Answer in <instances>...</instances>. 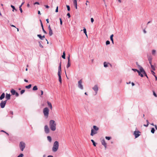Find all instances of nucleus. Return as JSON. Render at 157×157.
<instances>
[{"label": "nucleus", "mask_w": 157, "mask_h": 157, "mask_svg": "<svg viewBox=\"0 0 157 157\" xmlns=\"http://www.w3.org/2000/svg\"><path fill=\"white\" fill-rule=\"evenodd\" d=\"M37 36L41 40H43L45 36L44 35L43 36H42L41 35L38 34L37 35Z\"/></svg>", "instance_id": "f3484780"}, {"label": "nucleus", "mask_w": 157, "mask_h": 157, "mask_svg": "<svg viewBox=\"0 0 157 157\" xmlns=\"http://www.w3.org/2000/svg\"><path fill=\"white\" fill-rule=\"evenodd\" d=\"M150 64L151 65V66L152 69L153 70L155 71V67H154V66L151 64H151Z\"/></svg>", "instance_id": "c756f323"}, {"label": "nucleus", "mask_w": 157, "mask_h": 157, "mask_svg": "<svg viewBox=\"0 0 157 157\" xmlns=\"http://www.w3.org/2000/svg\"><path fill=\"white\" fill-rule=\"evenodd\" d=\"M97 132L94 129H92L91 130V132L90 133V135L91 136H93L94 135L97 134Z\"/></svg>", "instance_id": "9d476101"}, {"label": "nucleus", "mask_w": 157, "mask_h": 157, "mask_svg": "<svg viewBox=\"0 0 157 157\" xmlns=\"http://www.w3.org/2000/svg\"><path fill=\"white\" fill-rule=\"evenodd\" d=\"M58 12V7L57 6L56 7V12Z\"/></svg>", "instance_id": "3c124183"}, {"label": "nucleus", "mask_w": 157, "mask_h": 157, "mask_svg": "<svg viewBox=\"0 0 157 157\" xmlns=\"http://www.w3.org/2000/svg\"><path fill=\"white\" fill-rule=\"evenodd\" d=\"M110 43V41L109 40H107L106 42V45L109 44Z\"/></svg>", "instance_id": "79ce46f5"}, {"label": "nucleus", "mask_w": 157, "mask_h": 157, "mask_svg": "<svg viewBox=\"0 0 157 157\" xmlns=\"http://www.w3.org/2000/svg\"><path fill=\"white\" fill-rule=\"evenodd\" d=\"M41 95H42L43 94V91L42 90H41Z\"/></svg>", "instance_id": "e2e57ef3"}, {"label": "nucleus", "mask_w": 157, "mask_h": 157, "mask_svg": "<svg viewBox=\"0 0 157 157\" xmlns=\"http://www.w3.org/2000/svg\"><path fill=\"white\" fill-rule=\"evenodd\" d=\"M146 121H147V125H145V124H144V126H145V127H147L148 126V124H149V122L147 120H146Z\"/></svg>", "instance_id": "c9c22d12"}, {"label": "nucleus", "mask_w": 157, "mask_h": 157, "mask_svg": "<svg viewBox=\"0 0 157 157\" xmlns=\"http://www.w3.org/2000/svg\"><path fill=\"white\" fill-rule=\"evenodd\" d=\"M48 29L49 30L52 29L51 28V27H50V25H49L48 26Z\"/></svg>", "instance_id": "052dcab7"}, {"label": "nucleus", "mask_w": 157, "mask_h": 157, "mask_svg": "<svg viewBox=\"0 0 157 157\" xmlns=\"http://www.w3.org/2000/svg\"><path fill=\"white\" fill-rule=\"evenodd\" d=\"M53 33L52 29L49 30V35L50 36H51Z\"/></svg>", "instance_id": "6ab92c4d"}, {"label": "nucleus", "mask_w": 157, "mask_h": 157, "mask_svg": "<svg viewBox=\"0 0 157 157\" xmlns=\"http://www.w3.org/2000/svg\"><path fill=\"white\" fill-rule=\"evenodd\" d=\"M58 70L59 71H61V63H60L59 66V67Z\"/></svg>", "instance_id": "37998d69"}, {"label": "nucleus", "mask_w": 157, "mask_h": 157, "mask_svg": "<svg viewBox=\"0 0 157 157\" xmlns=\"http://www.w3.org/2000/svg\"><path fill=\"white\" fill-rule=\"evenodd\" d=\"M143 31L144 33H146V31L145 29Z\"/></svg>", "instance_id": "338daca9"}, {"label": "nucleus", "mask_w": 157, "mask_h": 157, "mask_svg": "<svg viewBox=\"0 0 157 157\" xmlns=\"http://www.w3.org/2000/svg\"><path fill=\"white\" fill-rule=\"evenodd\" d=\"M39 44L40 46V47H41V48H43V46L41 44L40 42H39Z\"/></svg>", "instance_id": "a18cd8bd"}, {"label": "nucleus", "mask_w": 157, "mask_h": 157, "mask_svg": "<svg viewBox=\"0 0 157 157\" xmlns=\"http://www.w3.org/2000/svg\"><path fill=\"white\" fill-rule=\"evenodd\" d=\"M49 110L48 107L44 108L43 110V113L44 117L47 118L48 117Z\"/></svg>", "instance_id": "7ed1b4c3"}, {"label": "nucleus", "mask_w": 157, "mask_h": 157, "mask_svg": "<svg viewBox=\"0 0 157 157\" xmlns=\"http://www.w3.org/2000/svg\"><path fill=\"white\" fill-rule=\"evenodd\" d=\"M155 50H153L152 51V54L153 55H155Z\"/></svg>", "instance_id": "4c0bfd02"}, {"label": "nucleus", "mask_w": 157, "mask_h": 157, "mask_svg": "<svg viewBox=\"0 0 157 157\" xmlns=\"http://www.w3.org/2000/svg\"><path fill=\"white\" fill-rule=\"evenodd\" d=\"M34 4H38L39 5V3L38 2H36L34 3Z\"/></svg>", "instance_id": "680f3d73"}, {"label": "nucleus", "mask_w": 157, "mask_h": 157, "mask_svg": "<svg viewBox=\"0 0 157 157\" xmlns=\"http://www.w3.org/2000/svg\"><path fill=\"white\" fill-rule=\"evenodd\" d=\"M83 31L84 33H85V35L87 37V34L86 29L85 28H84V29H83Z\"/></svg>", "instance_id": "412c9836"}, {"label": "nucleus", "mask_w": 157, "mask_h": 157, "mask_svg": "<svg viewBox=\"0 0 157 157\" xmlns=\"http://www.w3.org/2000/svg\"><path fill=\"white\" fill-rule=\"evenodd\" d=\"M71 66V63L70 61H68L67 64V67L68 68Z\"/></svg>", "instance_id": "5701e85b"}, {"label": "nucleus", "mask_w": 157, "mask_h": 157, "mask_svg": "<svg viewBox=\"0 0 157 157\" xmlns=\"http://www.w3.org/2000/svg\"><path fill=\"white\" fill-rule=\"evenodd\" d=\"M11 7L13 8V10H16L15 9V7H14V6H13V5H11Z\"/></svg>", "instance_id": "09e8293b"}, {"label": "nucleus", "mask_w": 157, "mask_h": 157, "mask_svg": "<svg viewBox=\"0 0 157 157\" xmlns=\"http://www.w3.org/2000/svg\"><path fill=\"white\" fill-rule=\"evenodd\" d=\"M23 156V155L22 154H21L17 157H22Z\"/></svg>", "instance_id": "864d4df0"}, {"label": "nucleus", "mask_w": 157, "mask_h": 157, "mask_svg": "<svg viewBox=\"0 0 157 157\" xmlns=\"http://www.w3.org/2000/svg\"><path fill=\"white\" fill-rule=\"evenodd\" d=\"M47 103L48 107L50 108L51 110H52V107L51 103L48 101H47Z\"/></svg>", "instance_id": "4468645a"}, {"label": "nucleus", "mask_w": 157, "mask_h": 157, "mask_svg": "<svg viewBox=\"0 0 157 157\" xmlns=\"http://www.w3.org/2000/svg\"><path fill=\"white\" fill-rule=\"evenodd\" d=\"M47 139H48V140H49V141L50 142H51L52 139H51V137L50 136H47Z\"/></svg>", "instance_id": "bb28decb"}, {"label": "nucleus", "mask_w": 157, "mask_h": 157, "mask_svg": "<svg viewBox=\"0 0 157 157\" xmlns=\"http://www.w3.org/2000/svg\"><path fill=\"white\" fill-rule=\"evenodd\" d=\"M91 141L93 143L94 146H96V143H95V142L93 140H91Z\"/></svg>", "instance_id": "7c9ffc66"}, {"label": "nucleus", "mask_w": 157, "mask_h": 157, "mask_svg": "<svg viewBox=\"0 0 157 157\" xmlns=\"http://www.w3.org/2000/svg\"><path fill=\"white\" fill-rule=\"evenodd\" d=\"M59 80L60 84L62 83V79L61 76H59Z\"/></svg>", "instance_id": "cd10ccee"}, {"label": "nucleus", "mask_w": 157, "mask_h": 157, "mask_svg": "<svg viewBox=\"0 0 157 157\" xmlns=\"http://www.w3.org/2000/svg\"><path fill=\"white\" fill-rule=\"evenodd\" d=\"M47 157H53V156L52 155H49Z\"/></svg>", "instance_id": "774afa93"}, {"label": "nucleus", "mask_w": 157, "mask_h": 157, "mask_svg": "<svg viewBox=\"0 0 157 157\" xmlns=\"http://www.w3.org/2000/svg\"><path fill=\"white\" fill-rule=\"evenodd\" d=\"M19 10H20L21 12L22 13V10L21 8V6H19Z\"/></svg>", "instance_id": "58836bf2"}, {"label": "nucleus", "mask_w": 157, "mask_h": 157, "mask_svg": "<svg viewBox=\"0 0 157 157\" xmlns=\"http://www.w3.org/2000/svg\"><path fill=\"white\" fill-rule=\"evenodd\" d=\"M10 92L13 95H15V93H16L15 90L13 89H12L11 90Z\"/></svg>", "instance_id": "dca6fc26"}, {"label": "nucleus", "mask_w": 157, "mask_h": 157, "mask_svg": "<svg viewBox=\"0 0 157 157\" xmlns=\"http://www.w3.org/2000/svg\"><path fill=\"white\" fill-rule=\"evenodd\" d=\"M91 21L92 23H93L94 21V19L93 18H91Z\"/></svg>", "instance_id": "6e6d98bb"}, {"label": "nucleus", "mask_w": 157, "mask_h": 157, "mask_svg": "<svg viewBox=\"0 0 157 157\" xmlns=\"http://www.w3.org/2000/svg\"><path fill=\"white\" fill-rule=\"evenodd\" d=\"M132 70H133V71H137L138 72H138H139V71H140L139 70H137V69H132Z\"/></svg>", "instance_id": "de8ad7c7"}, {"label": "nucleus", "mask_w": 157, "mask_h": 157, "mask_svg": "<svg viewBox=\"0 0 157 157\" xmlns=\"http://www.w3.org/2000/svg\"><path fill=\"white\" fill-rule=\"evenodd\" d=\"M44 131L46 133H48L49 132V129L47 125H46L44 128Z\"/></svg>", "instance_id": "6e6552de"}, {"label": "nucleus", "mask_w": 157, "mask_h": 157, "mask_svg": "<svg viewBox=\"0 0 157 157\" xmlns=\"http://www.w3.org/2000/svg\"><path fill=\"white\" fill-rule=\"evenodd\" d=\"M31 85L29 84L28 86H25V88L27 89H29L31 87Z\"/></svg>", "instance_id": "c85d7f7f"}, {"label": "nucleus", "mask_w": 157, "mask_h": 157, "mask_svg": "<svg viewBox=\"0 0 157 157\" xmlns=\"http://www.w3.org/2000/svg\"><path fill=\"white\" fill-rule=\"evenodd\" d=\"M93 128H94V129L96 131H97L99 130V128L97 126L95 125H94L93 126Z\"/></svg>", "instance_id": "a211bd4d"}, {"label": "nucleus", "mask_w": 157, "mask_h": 157, "mask_svg": "<svg viewBox=\"0 0 157 157\" xmlns=\"http://www.w3.org/2000/svg\"><path fill=\"white\" fill-rule=\"evenodd\" d=\"M140 132L138 131L134 132V134L135 135V138L138 137L140 135V134H139Z\"/></svg>", "instance_id": "1a4fd4ad"}, {"label": "nucleus", "mask_w": 157, "mask_h": 157, "mask_svg": "<svg viewBox=\"0 0 157 157\" xmlns=\"http://www.w3.org/2000/svg\"><path fill=\"white\" fill-rule=\"evenodd\" d=\"M61 71H59L58 70V76H61Z\"/></svg>", "instance_id": "2f4dec72"}, {"label": "nucleus", "mask_w": 157, "mask_h": 157, "mask_svg": "<svg viewBox=\"0 0 157 157\" xmlns=\"http://www.w3.org/2000/svg\"><path fill=\"white\" fill-rule=\"evenodd\" d=\"M153 94L155 97H157V95L154 91H153Z\"/></svg>", "instance_id": "a19ab883"}, {"label": "nucleus", "mask_w": 157, "mask_h": 157, "mask_svg": "<svg viewBox=\"0 0 157 157\" xmlns=\"http://www.w3.org/2000/svg\"><path fill=\"white\" fill-rule=\"evenodd\" d=\"M105 138L106 139H107L108 140H109L111 139V137H110L106 136Z\"/></svg>", "instance_id": "f704fd0d"}, {"label": "nucleus", "mask_w": 157, "mask_h": 157, "mask_svg": "<svg viewBox=\"0 0 157 157\" xmlns=\"http://www.w3.org/2000/svg\"><path fill=\"white\" fill-rule=\"evenodd\" d=\"M19 147L21 151H23L25 147V144L23 142H21L19 144Z\"/></svg>", "instance_id": "39448f33"}, {"label": "nucleus", "mask_w": 157, "mask_h": 157, "mask_svg": "<svg viewBox=\"0 0 157 157\" xmlns=\"http://www.w3.org/2000/svg\"><path fill=\"white\" fill-rule=\"evenodd\" d=\"M62 57L64 59H65V52H63V54L62 55Z\"/></svg>", "instance_id": "a878e982"}, {"label": "nucleus", "mask_w": 157, "mask_h": 157, "mask_svg": "<svg viewBox=\"0 0 157 157\" xmlns=\"http://www.w3.org/2000/svg\"><path fill=\"white\" fill-rule=\"evenodd\" d=\"M6 98L7 99V100H9L10 98V94H8L7 93H6Z\"/></svg>", "instance_id": "ddd939ff"}, {"label": "nucleus", "mask_w": 157, "mask_h": 157, "mask_svg": "<svg viewBox=\"0 0 157 157\" xmlns=\"http://www.w3.org/2000/svg\"><path fill=\"white\" fill-rule=\"evenodd\" d=\"M5 94L4 93H3L0 97V100H2L5 97Z\"/></svg>", "instance_id": "2eb2a0df"}, {"label": "nucleus", "mask_w": 157, "mask_h": 157, "mask_svg": "<svg viewBox=\"0 0 157 157\" xmlns=\"http://www.w3.org/2000/svg\"><path fill=\"white\" fill-rule=\"evenodd\" d=\"M104 67H108L107 64L106 62H104Z\"/></svg>", "instance_id": "473e14b6"}, {"label": "nucleus", "mask_w": 157, "mask_h": 157, "mask_svg": "<svg viewBox=\"0 0 157 157\" xmlns=\"http://www.w3.org/2000/svg\"><path fill=\"white\" fill-rule=\"evenodd\" d=\"M113 34H112V35H111L110 36V38H113Z\"/></svg>", "instance_id": "0e129e2a"}, {"label": "nucleus", "mask_w": 157, "mask_h": 157, "mask_svg": "<svg viewBox=\"0 0 157 157\" xmlns=\"http://www.w3.org/2000/svg\"><path fill=\"white\" fill-rule=\"evenodd\" d=\"M41 26L42 28V30L44 32V33H46V34L47 33V32H46V31H45V30H44V27H43V24L42 23H41Z\"/></svg>", "instance_id": "4be33fe9"}, {"label": "nucleus", "mask_w": 157, "mask_h": 157, "mask_svg": "<svg viewBox=\"0 0 157 157\" xmlns=\"http://www.w3.org/2000/svg\"><path fill=\"white\" fill-rule=\"evenodd\" d=\"M74 5L75 6V7L76 9H77V4H75Z\"/></svg>", "instance_id": "bf43d9fd"}, {"label": "nucleus", "mask_w": 157, "mask_h": 157, "mask_svg": "<svg viewBox=\"0 0 157 157\" xmlns=\"http://www.w3.org/2000/svg\"><path fill=\"white\" fill-rule=\"evenodd\" d=\"M151 72L152 75L155 76V72L152 71H151Z\"/></svg>", "instance_id": "8fccbe9b"}, {"label": "nucleus", "mask_w": 157, "mask_h": 157, "mask_svg": "<svg viewBox=\"0 0 157 157\" xmlns=\"http://www.w3.org/2000/svg\"><path fill=\"white\" fill-rule=\"evenodd\" d=\"M93 89L95 91L96 93L95 94H96L98 90V86L97 85H95L94 86L93 88Z\"/></svg>", "instance_id": "9b49d317"}, {"label": "nucleus", "mask_w": 157, "mask_h": 157, "mask_svg": "<svg viewBox=\"0 0 157 157\" xmlns=\"http://www.w3.org/2000/svg\"><path fill=\"white\" fill-rule=\"evenodd\" d=\"M138 74L139 75H140V76L142 77H143V74L141 73V72H140V71H139V72H138Z\"/></svg>", "instance_id": "b1692460"}, {"label": "nucleus", "mask_w": 157, "mask_h": 157, "mask_svg": "<svg viewBox=\"0 0 157 157\" xmlns=\"http://www.w3.org/2000/svg\"><path fill=\"white\" fill-rule=\"evenodd\" d=\"M66 6H67V10L68 11H70V7L69 6H68V5H67Z\"/></svg>", "instance_id": "e433bc0d"}, {"label": "nucleus", "mask_w": 157, "mask_h": 157, "mask_svg": "<svg viewBox=\"0 0 157 157\" xmlns=\"http://www.w3.org/2000/svg\"><path fill=\"white\" fill-rule=\"evenodd\" d=\"M68 61H70V56L69 55L68 57H67Z\"/></svg>", "instance_id": "4d7b16f0"}, {"label": "nucleus", "mask_w": 157, "mask_h": 157, "mask_svg": "<svg viewBox=\"0 0 157 157\" xmlns=\"http://www.w3.org/2000/svg\"><path fill=\"white\" fill-rule=\"evenodd\" d=\"M89 2L88 1H86V6H88L89 5Z\"/></svg>", "instance_id": "49530a36"}, {"label": "nucleus", "mask_w": 157, "mask_h": 157, "mask_svg": "<svg viewBox=\"0 0 157 157\" xmlns=\"http://www.w3.org/2000/svg\"><path fill=\"white\" fill-rule=\"evenodd\" d=\"M137 65L138 66V68L140 70V72H141V73L143 74H144V75L147 77V78H148V76L143 68L140 65Z\"/></svg>", "instance_id": "20e7f679"}, {"label": "nucleus", "mask_w": 157, "mask_h": 157, "mask_svg": "<svg viewBox=\"0 0 157 157\" xmlns=\"http://www.w3.org/2000/svg\"><path fill=\"white\" fill-rule=\"evenodd\" d=\"M148 60L149 61V63L150 64H151V60H152V59L151 57V56H149L148 57Z\"/></svg>", "instance_id": "aec40b11"}, {"label": "nucleus", "mask_w": 157, "mask_h": 157, "mask_svg": "<svg viewBox=\"0 0 157 157\" xmlns=\"http://www.w3.org/2000/svg\"><path fill=\"white\" fill-rule=\"evenodd\" d=\"M101 143L104 146L105 148V149L106 147L107 144L105 142V140L104 139L102 140L101 141Z\"/></svg>", "instance_id": "f8f14e48"}, {"label": "nucleus", "mask_w": 157, "mask_h": 157, "mask_svg": "<svg viewBox=\"0 0 157 157\" xmlns=\"http://www.w3.org/2000/svg\"><path fill=\"white\" fill-rule=\"evenodd\" d=\"M155 130L154 128H151V132L152 133H154L155 132Z\"/></svg>", "instance_id": "72a5a7b5"}, {"label": "nucleus", "mask_w": 157, "mask_h": 157, "mask_svg": "<svg viewBox=\"0 0 157 157\" xmlns=\"http://www.w3.org/2000/svg\"><path fill=\"white\" fill-rule=\"evenodd\" d=\"M49 126L51 130L55 131L56 130V124L53 120H51L49 121Z\"/></svg>", "instance_id": "f257e3e1"}, {"label": "nucleus", "mask_w": 157, "mask_h": 157, "mask_svg": "<svg viewBox=\"0 0 157 157\" xmlns=\"http://www.w3.org/2000/svg\"><path fill=\"white\" fill-rule=\"evenodd\" d=\"M67 15L68 17L69 18H70V15L69 13H67Z\"/></svg>", "instance_id": "13d9d810"}, {"label": "nucleus", "mask_w": 157, "mask_h": 157, "mask_svg": "<svg viewBox=\"0 0 157 157\" xmlns=\"http://www.w3.org/2000/svg\"><path fill=\"white\" fill-rule=\"evenodd\" d=\"M82 80L81 79L78 82V87L80 89H83V86L82 85Z\"/></svg>", "instance_id": "0eeeda50"}, {"label": "nucleus", "mask_w": 157, "mask_h": 157, "mask_svg": "<svg viewBox=\"0 0 157 157\" xmlns=\"http://www.w3.org/2000/svg\"><path fill=\"white\" fill-rule=\"evenodd\" d=\"M25 92V90H21V94H22L23 93H24Z\"/></svg>", "instance_id": "ea45409f"}, {"label": "nucleus", "mask_w": 157, "mask_h": 157, "mask_svg": "<svg viewBox=\"0 0 157 157\" xmlns=\"http://www.w3.org/2000/svg\"><path fill=\"white\" fill-rule=\"evenodd\" d=\"M45 6L47 8H49V6L48 5H45Z\"/></svg>", "instance_id": "69168bd1"}, {"label": "nucleus", "mask_w": 157, "mask_h": 157, "mask_svg": "<svg viewBox=\"0 0 157 157\" xmlns=\"http://www.w3.org/2000/svg\"><path fill=\"white\" fill-rule=\"evenodd\" d=\"M38 89L37 87L36 86H34L33 88V90H36Z\"/></svg>", "instance_id": "393cba45"}, {"label": "nucleus", "mask_w": 157, "mask_h": 157, "mask_svg": "<svg viewBox=\"0 0 157 157\" xmlns=\"http://www.w3.org/2000/svg\"><path fill=\"white\" fill-rule=\"evenodd\" d=\"M73 3L74 5L77 4V0H74Z\"/></svg>", "instance_id": "c03bdc74"}, {"label": "nucleus", "mask_w": 157, "mask_h": 157, "mask_svg": "<svg viewBox=\"0 0 157 157\" xmlns=\"http://www.w3.org/2000/svg\"><path fill=\"white\" fill-rule=\"evenodd\" d=\"M7 102V100H5L4 101H2L0 103V105L1 108H3L5 106Z\"/></svg>", "instance_id": "423d86ee"}, {"label": "nucleus", "mask_w": 157, "mask_h": 157, "mask_svg": "<svg viewBox=\"0 0 157 157\" xmlns=\"http://www.w3.org/2000/svg\"><path fill=\"white\" fill-rule=\"evenodd\" d=\"M15 95L16 97H18L19 96V94L18 93L16 92V93H15Z\"/></svg>", "instance_id": "5fc2aeb1"}, {"label": "nucleus", "mask_w": 157, "mask_h": 157, "mask_svg": "<svg viewBox=\"0 0 157 157\" xmlns=\"http://www.w3.org/2000/svg\"><path fill=\"white\" fill-rule=\"evenodd\" d=\"M59 147V143L58 141H55L53 144L52 151L53 152H56L58 150Z\"/></svg>", "instance_id": "f03ea898"}, {"label": "nucleus", "mask_w": 157, "mask_h": 157, "mask_svg": "<svg viewBox=\"0 0 157 157\" xmlns=\"http://www.w3.org/2000/svg\"><path fill=\"white\" fill-rule=\"evenodd\" d=\"M59 20L60 21V24L61 25L62 24V21L61 19L60 18H59Z\"/></svg>", "instance_id": "603ef678"}]
</instances>
